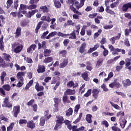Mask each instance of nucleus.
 I'll use <instances>...</instances> for the list:
<instances>
[{
	"instance_id": "nucleus-40",
	"label": "nucleus",
	"mask_w": 131,
	"mask_h": 131,
	"mask_svg": "<svg viewBox=\"0 0 131 131\" xmlns=\"http://www.w3.org/2000/svg\"><path fill=\"white\" fill-rule=\"evenodd\" d=\"M57 35L56 31L52 32L51 33H50L49 34V35L46 37L45 38H46V39H50V38H51V37H53L55 36V35Z\"/></svg>"
},
{
	"instance_id": "nucleus-43",
	"label": "nucleus",
	"mask_w": 131,
	"mask_h": 131,
	"mask_svg": "<svg viewBox=\"0 0 131 131\" xmlns=\"http://www.w3.org/2000/svg\"><path fill=\"white\" fill-rule=\"evenodd\" d=\"M41 24H42V21H39L35 29V33L36 34L38 33V30H39V29L41 27Z\"/></svg>"
},
{
	"instance_id": "nucleus-49",
	"label": "nucleus",
	"mask_w": 131,
	"mask_h": 131,
	"mask_svg": "<svg viewBox=\"0 0 131 131\" xmlns=\"http://www.w3.org/2000/svg\"><path fill=\"white\" fill-rule=\"evenodd\" d=\"M49 112H50V111L49 110H47V111H46L44 113L45 116H46V119L47 120L50 119L52 117V115H49Z\"/></svg>"
},
{
	"instance_id": "nucleus-22",
	"label": "nucleus",
	"mask_w": 131,
	"mask_h": 131,
	"mask_svg": "<svg viewBox=\"0 0 131 131\" xmlns=\"http://www.w3.org/2000/svg\"><path fill=\"white\" fill-rule=\"evenodd\" d=\"M81 77L83 78V80H85V81L90 80V78L89 77V73L88 71H85L82 73L81 75Z\"/></svg>"
},
{
	"instance_id": "nucleus-29",
	"label": "nucleus",
	"mask_w": 131,
	"mask_h": 131,
	"mask_svg": "<svg viewBox=\"0 0 131 131\" xmlns=\"http://www.w3.org/2000/svg\"><path fill=\"white\" fill-rule=\"evenodd\" d=\"M3 58L5 61H7V62H10L11 60L10 59H11L12 57H11V55L10 54H8L7 53H3Z\"/></svg>"
},
{
	"instance_id": "nucleus-60",
	"label": "nucleus",
	"mask_w": 131,
	"mask_h": 131,
	"mask_svg": "<svg viewBox=\"0 0 131 131\" xmlns=\"http://www.w3.org/2000/svg\"><path fill=\"white\" fill-rule=\"evenodd\" d=\"M14 125H15V123L12 122L10 125L9 126L7 127V131H11L12 129H13V128L14 127Z\"/></svg>"
},
{
	"instance_id": "nucleus-27",
	"label": "nucleus",
	"mask_w": 131,
	"mask_h": 131,
	"mask_svg": "<svg viewBox=\"0 0 131 131\" xmlns=\"http://www.w3.org/2000/svg\"><path fill=\"white\" fill-rule=\"evenodd\" d=\"M36 48V45L35 44L31 45L27 50V53L28 54H30L31 51H35V48Z\"/></svg>"
},
{
	"instance_id": "nucleus-42",
	"label": "nucleus",
	"mask_w": 131,
	"mask_h": 131,
	"mask_svg": "<svg viewBox=\"0 0 131 131\" xmlns=\"http://www.w3.org/2000/svg\"><path fill=\"white\" fill-rule=\"evenodd\" d=\"M32 84H33V80H31L29 82H28L26 87L25 88V90L26 91H27V90H29V88H30V86H31V85H32Z\"/></svg>"
},
{
	"instance_id": "nucleus-4",
	"label": "nucleus",
	"mask_w": 131,
	"mask_h": 131,
	"mask_svg": "<svg viewBox=\"0 0 131 131\" xmlns=\"http://www.w3.org/2000/svg\"><path fill=\"white\" fill-rule=\"evenodd\" d=\"M74 2H75V0H67L66 1V4L70 6V9L73 12V13H77L78 14H79V12H78V10H76V8L74 7Z\"/></svg>"
},
{
	"instance_id": "nucleus-8",
	"label": "nucleus",
	"mask_w": 131,
	"mask_h": 131,
	"mask_svg": "<svg viewBox=\"0 0 131 131\" xmlns=\"http://www.w3.org/2000/svg\"><path fill=\"white\" fill-rule=\"evenodd\" d=\"M12 115L14 117L17 118L19 113H20V105H15L13 107V110L11 112Z\"/></svg>"
},
{
	"instance_id": "nucleus-58",
	"label": "nucleus",
	"mask_w": 131,
	"mask_h": 131,
	"mask_svg": "<svg viewBox=\"0 0 131 131\" xmlns=\"http://www.w3.org/2000/svg\"><path fill=\"white\" fill-rule=\"evenodd\" d=\"M118 5H119V2H114L111 4V8H112V9H114V8H116Z\"/></svg>"
},
{
	"instance_id": "nucleus-36",
	"label": "nucleus",
	"mask_w": 131,
	"mask_h": 131,
	"mask_svg": "<svg viewBox=\"0 0 131 131\" xmlns=\"http://www.w3.org/2000/svg\"><path fill=\"white\" fill-rule=\"evenodd\" d=\"M74 26V23L72 21V20H68L67 22L64 23L63 26L64 27H67V26Z\"/></svg>"
},
{
	"instance_id": "nucleus-61",
	"label": "nucleus",
	"mask_w": 131,
	"mask_h": 131,
	"mask_svg": "<svg viewBox=\"0 0 131 131\" xmlns=\"http://www.w3.org/2000/svg\"><path fill=\"white\" fill-rule=\"evenodd\" d=\"M80 109V104H78L75 106L74 112L75 114L78 113V110Z\"/></svg>"
},
{
	"instance_id": "nucleus-14",
	"label": "nucleus",
	"mask_w": 131,
	"mask_h": 131,
	"mask_svg": "<svg viewBox=\"0 0 131 131\" xmlns=\"http://www.w3.org/2000/svg\"><path fill=\"white\" fill-rule=\"evenodd\" d=\"M86 48V43L83 42L81 45V46L80 47L78 52L80 53V54H83L84 52H85V49Z\"/></svg>"
},
{
	"instance_id": "nucleus-33",
	"label": "nucleus",
	"mask_w": 131,
	"mask_h": 131,
	"mask_svg": "<svg viewBox=\"0 0 131 131\" xmlns=\"http://www.w3.org/2000/svg\"><path fill=\"white\" fill-rule=\"evenodd\" d=\"M92 117H93V116L91 114H87L86 115V121L88 123H92L93 122V121L92 120Z\"/></svg>"
},
{
	"instance_id": "nucleus-59",
	"label": "nucleus",
	"mask_w": 131,
	"mask_h": 131,
	"mask_svg": "<svg viewBox=\"0 0 131 131\" xmlns=\"http://www.w3.org/2000/svg\"><path fill=\"white\" fill-rule=\"evenodd\" d=\"M0 50L1 51H4L5 50V45L4 43V41L0 40Z\"/></svg>"
},
{
	"instance_id": "nucleus-52",
	"label": "nucleus",
	"mask_w": 131,
	"mask_h": 131,
	"mask_svg": "<svg viewBox=\"0 0 131 131\" xmlns=\"http://www.w3.org/2000/svg\"><path fill=\"white\" fill-rule=\"evenodd\" d=\"M18 7H19V0H14V9L17 10Z\"/></svg>"
},
{
	"instance_id": "nucleus-26",
	"label": "nucleus",
	"mask_w": 131,
	"mask_h": 131,
	"mask_svg": "<svg viewBox=\"0 0 131 131\" xmlns=\"http://www.w3.org/2000/svg\"><path fill=\"white\" fill-rule=\"evenodd\" d=\"M103 62H104V58H100L96 62V67L99 68V67H101L102 64H103Z\"/></svg>"
},
{
	"instance_id": "nucleus-20",
	"label": "nucleus",
	"mask_w": 131,
	"mask_h": 131,
	"mask_svg": "<svg viewBox=\"0 0 131 131\" xmlns=\"http://www.w3.org/2000/svg\"><path fill=\"white\" fill-rule=\"evenodd\" d=\"M39 11L43 13H49L50 12V9L47 6H40Z\"/></svg>"
},
{
	"instance_id": "nucleus-41",
	"label": "nucleus",
	"mask_w": 131,
	"mask_h": 131,
	"mask_svg": "<svg viewBox=\"0 0 131 131\" xmlns=\"http://www.w3.org/2000/svg\"><path fill=\"white\" fill-rule=\"evenodd\" d=\"M46 123V118L45 117H41L40 119L39 125L40 126H44Z\"/></svg>"
},
{
	"instance_id": "nucleus-57",
	"label": "nucleus",
	"mask_w": 131,
	"mask_h": 131,
	"mask_svg": "<svg viewBox=\"0 0 131 131\" xmlns=\"http://www.w3.org/2000/svg\"><path fill=\"white\" fill-rule=\"evenodd\" d=\"M36 8H37V5L34 4H31V5L27 7L28 10H33Z\"/></svg>"
},
{
	"instance_id": "nucleus-39",
	"label": "nucleus",
	"mask_w": 131,
	"mask_h": 131,
	"mask_svg": "<svg viewBox=\"0 0 131 131\" xmlns=\"http://www.w3.org/2000/svg\"><path fill=\"white\" fill-rule=\"evenodd\" d=\"M52 61H53V57H48L47 58H45L43 62V63H45V64H48L49 63H51V62H52Z\"/></svg>"
},
{
	"instance_id": "nucleus-15",
	"label": "nucleus",
	"mask_w": 131,
	"mask_h": 131,
	"mask_svg": "<svg viewBox=\"0 0 131 131\" xmlns=\"http://www.w3.org/2000/svg\"><path fill=\"white\" fill-rule=\"evenodd\" d=\"M27 126L28 127V128L33 129L35 128V123H34L33 120L29 121L27 123Z\"/></svg>"
},
{
	"instance_id": "nucleus-28",
	"label": "nucleus",
	"mask_w": 131,
	"mask_h": 131,
	"mask_svg": "<svg viewBox=\"0 0 131 131\" xmlns=\"http://www.w3.org/2000/svg\"><path fill=\"white\" fill-rule=\"evenodd\" d=\"M69 35V39H76V33H75V30L73 31L71 33L67 34Z\"/></svg>"
},
{
	"instance_id": "nucleus-23",
	"label": "nucleus",
	"mask_w": 131,
	"mask_h": 131,
	"mask_svg": "<svg viewBox=\"0 0 131 131\" xmlns=\"http://www.w3.org/2000/svg\"><path fill=\"white\" fill-rule=\"evenodd\" d=\"M21 30H22V28L20 27H17L16 30V32L15 33V38L19 37L21 35Z\"/></svg>"
},
{
	"instance_id": "nucleus-34",
	"label": "nucleus",
	"mask_w": 131,
	"mask_h": 131,
	"mask_svg": "<svg viewBox=\"0 0 131 131\" xmlns=\"http://www.w3.org/2000/svg\"><path fill=\"white\" fill-rule=\"evenodd\" d=\"M66 115L68 117H69L70 116H71L72 115V114L73 113V110L72 108L70 107L67 111L66 112Z\"/></svg>"
},
{
	"instance_id": "nucleus-47",
	"label": "nucleus",
	"mask_w": 131,
	"mask_h": 131,
	"mask_svg": "<svg viewBox=\"0 0 131 131\" xmlns=\"http://www.w3.org/2000/svg\"><path fill=\"white\" fill-rule=\"evenodd\" d=\"M125 61L126 62V67H128V66L131 65V57L130 58H126Z\"/></svg>"
},
{
	"instance_id": "nucleus-21",
	"label": "nucleus",
	"mask_w": 131,
	"mask_h": 131,
	"mask_svg": "<svg viewBox=\"0 0 131 131\" xmlns=\"http://www.w3.org/2000/svg\"><path fill=\"white\" fill-rule=\"evenodd\" d=\"M119 123H120V126L123 129L125 127V125H126V123H127V121L124 119H121L119 120Z\"/></svg>"
},
{
	"instance_id": "nucleus-50",
	"label": "nucleus",
	"mask_w": 131,
	"mask_h": 131,
	"mask_svg": "<svg viewBox=\"0 0 131 131\" xmlns=\"http://www.w3.org/2000/svg\"><path fill=\"white\" fill-rule=\"evenodd\" d=\"M85 29H86V27L85 25L83 26L82 28L81 29V32H80V35L82 36H83L85 34Z\"/></svg>"
},
{
	"instance_id": "nucleus-3",
	"label": "nucleus",
	"mask_w": 131,
	"mask_h": 131,
	"mask_svg": "<svg viewBox=\"0 0 131 131\" xmlns=\"http://www.w3.org/2000/svg\"><path fill=\"white\" fill-rule=\"evenodd\" d=\"M10 92L11 91V86L9 84H4L3 85L2 88H0V94L3 97L6 96V91Z\"/></svg>"
},
{
	"instance_id": "nucleus-32",
	"label": "nucleus",
	"mask_w": 131,
	"mask_h": 131,
	"mask_svg": "<svg viewBox=\"0 0 131 131\" xmlns=\"http://www.w3.org/2000/svg\"><path fill=\"white\" fill-rule=\"evenodd\" d=\"M51 53L52 51L50 49H45L44 50L43 55L45 57H49L51 56Z\"/></svg>"
},
{
	"instance_id": "nucleus-38",
	"label": "nucleus",
	"mask_w": 131,
	"mask_h": 131,
	"mask_svg": "<svg viewBox=\"0 0 131 131\" xmlns=\"http://www.w3.org/2000/svg\"><path fill=\"white\" fill-rule=\"evenodd\" d=\"M79 13L76 12H74V14L73 15V19H76L79 20V16H81L82 15V13L81 12L78 11Z\"/></svg>"
},
{
	"instance_id": "nucleus-46",
	"label": "nucleus",
	"mask_w": 131,
	"mask_h": 131,
	"mask_svg": "<svg viewBox=\"0 0 131 131\" xmlns=\"http://www.w3.org/2000/svg\"><path fill=\"white\" fill-rule=\"evenodd\" d=\"M59 55H61L62 57H66L67 56V51L61 50L59 52Z\"/></svg>"
},
{
	"instance_id": "nucleus-44",
	"label": "nucleus",
	"mask_w": 131,
	"mask_h": 131,
	"mask_svg": "<svg viewBox=\"0 0 131 131\" xmlns=\"http://www.w3.org/2000/svg\"><path fill=\"white\" fill-rule=\"evenodd\" d=\"M13 0H7L6 2V5H7L6 8L10 9L12 5H13Z\"/></svg>"
},
{
	"instance_id": "nucleus-45",
	"label": "nucleus",
	"mask_w": 131,
	"mask_h": 131,
	"mask_svg": "<svg viewBox=\"0 0 131 131\" xmlns=\"http://www.w3.org/2000/svg\"><path fill=\"white\" fill-rule=\"evenodd\" d=\"M62 102L63 103H69V101H68V96L66 95L65 93H63V96L62 97Z\"/></svg>"
},
{
	"instance_id": "nucleus-2",
	"label": "nucleus",
	"mask_w": 131,
	"mask_h": 131,
	"mask_svg": "<svg viewBox=\"0 0 131 131\" xmlns=\"http://www.w3.org/2000/svg\"><path fill=\"white\" fill-rule=\"evenodd\" d=\"M54 104H53L54 112H58L59 111V105L61 103V99L60 97H55L53 98Z\"/></svg>"
},
{
	"instance_id": "nucleus-10",
	"label": "nucleus",
	"mask_w": 131,
	"mask_h": 131,
	"mask_svg": "<svg viewBox=\"0 0 131 131\" xmlns=\"http://www.w3.org/2000/svg\"><path fill=\"white\" fill-rule=\"evenodd\" d=\"M109 86L110 88H111V89H113V88L119 89V88L121 87V85L119 82H116V81H114L113 82L109 84Z\"/></svg>"
},
{
	"instance_id": "nucleus-25",
	"label": "nucleus",
	"mask_w": 131,
	"mask_h": 131,
	"mask_svg": "<svg viewBox=\"0 0 131 131\" xmlns=\"http://www.w3.org/2000/svg\"><path fill=\"white\" fill-rule=\"evenodd\" d=\"M68 59H64L62 63H60V68H64L67 65H68Z\"/></svg>"
},
{
	"instance_id": "nucleus-5",
	"label": "nucleus",
	"mask_w": 131,
	"mask_h": 131,
	"mask_svg": "<svg viewBox=\"0 0 131 131\" xmlns=\"http://www.w3.org/2000/svg\"><path fill=\"white\" fill-rule=\"evenodd\" d=\"M17 43L14 42L12 45V49H14V53H16V54H19L23 50V45H20V46H17Z\"/></svg>"
},
{
	"instance_id": "nucleus-19",
	"label": "nucleus",
	"mask_w": 131,
	"mask_h": 131,
	"mask_svg": "<svg viewBox=\"0 0 131 131\" xmlns=\"http://www.w3.org/2000/svg\"><path fill=\"white\" fill-rule=\"evenodd\" d=\"M122 83L124 88H127V86L131 85V81L129 80V79H127L126 80H123L122 81Z\"/></svg>"
},
{
	"instance_id": "nucleus-51",
	"label": "nucleus",
	"mask_w": 131,
	"mask_h": 131,
	"mask_svg": "<svg viewBox=\"0 0 131 131\" xmlns=\"http://www.w3.org/2000/svg\"><path fill=\"white\" fill-rule=\"evenodd\" d=\"M41 20L42 21H47V22H51V18H50V16H43L41 18Z\"/></svg>"
},
{
	"instance_id": "nucleus-55",
	"label": "nucleus",
	"mask_w": 131,
	"mask_h": 131,
	"mask_svg": "<svg viewBox=\"0 0 131 131\" xmlns=\"http://www.w3.org/2000/svg\"><path fill=\"white\" fill-rule=\"evenodd\" d=\"M129 32H131V27L129 29H126L124 31V34L125 36H128L129 35Z\"/></svg>"
},
{
	"instance_id": "nucleus-48",
	"label": "nucleus",
	"mask_w": 131,
	"mask_h": 131,
	"mask_svg": "<svg viewBox=\"0 0 131 131\" xmlns=\"http://www.w3.org/2000/svg\"><path fill=\"white\" fill-rule=\"evenodd\" d=\"M120 52H121V49L115 48V49H114V51L112 52V54L118 55V53H120Z\"/></svg>"
},
{
	"instance_id": "nucleus-35",
	"label": "nucleus",
	"mask_w": 131,
	"mask_h": 131,
	"mask_svg": "<svg viewBox=\"0 0 131 131\" xmlns=\"http://www.w3.org/2000/svg\"><path fill=\"white\" fill-rule=\"evenodd\" d=\"M124 115H125L124 112L120 111L117 113L116 116L117 117H119V116H120L119 118V120H121L123 117H124Z\"/></svg>"
},
{
	"instance_id": "nucleus-17",
	"label": "nucleus",
	"mask_w": 131,
	"mask_h": 131,
	"mask_svg": "<svg viewBox=\"0 0 131 131\" xmlns=\"http://www.w3.org/2000/svg\"><path fill=\"white\" fill-rule=\"evenodd\" d=\"M37 12H38V10L37 9H35L31 11H29L27 14L26 17H27V18H31L32 16L35 14V13Z\"/></svg>"
},
{
	"instance_id": "nucleus-6",
	"label": "nucleus",
	"mask_w": 131,
	"mask_h": 131,
	"mask_svg": "<svg viewBox=\"0 0 131 131\" xmlns=\"http://www.w3.org/2000/svg\"><path fill=\"white\" fill-rule=\"evenodd\" d=\"M9 99H10L9 96L6 97L4 98L3 104L2 105L3 107H5L6 108H12L13 107V104L9 101Z\"/></svg>"
},
{
	"instance_id": "nucleus-16",
	"label": "nucleus",
	"mask_w": 131,
	"mask_h": 131,
	"mask_svg": "<svg viewBox=\"0 0 131 131\" xmlns=\"http://www.w3.org/2000/svg\"><path fill=\"white\" fill-rule=\"evenodd\" d=\"M99 94H100V91L97 89H94L92 90V96L95 100L98 99V97L99 96Z\"/></svg>"
},
{
	"instance_id": "nucleus-54",
	"label": "nucleus",
	"mask_w": 131,
	"mask_h": 131,
	"mask_svg": "<svg viewBox=\"0 0 131 131\" xmlns=\"http://www.w3.org/2000/svg\"><path fill=\"white\" fill-rule=\"evenodd\" d=\"M2 68H8V67H10V62H4V63L1 64V67Z\"/></svg>"
},
{
	"instance_id": "nucleus-62",
	"label": "nucleus",
	"mask_w": 131,
	"mask_h": 131,
	"mask_svg": "<svg viewBox=\"0 0 131 131\" xmlns=\"http://www.w3.org/2000/svg\"><path fill=\"white\" fill-rule=\"evenodd\" d=\"M19 124H20V125L22 124H27V120L20 119L19 120Z\"/></svg>"
},
{
	"instance_id": "nucleus-63",
	"label": "nucleus",
	"mask_w": 131,
	"mask_h": 131,
	"mask_svg": "<svg viewBox=\"0 0 131 131\" xmlns=\"http://www.w3.org/2000/svg\"><path fill=\"white\" fill-rule=\"evenodd\" d=\"M101 125H104L105 127H108L109 126V123L106 120H103L101 122Z\"/></svg>"
},
{
	"instance_id": "nucleus-31",
	"label": "nucleus",
	"mask_w": 131,
	"mask_h": 131,
	"mask_svg": "<svg viewBox=\"0 0 131 131\" xmlns=\"http://www.w3.org/2000/svg\"><path fill=\"white\" fill-rule=\"evenodd\" d=\"M38 50H40V49H46L47 47V42L46 41H43L42 42V44L40 43H38Z\"/></svg>"
},
{
	"instance_id": "nucleus-18",
	"label": "nucleus",
	"mask_w": 131,
	"mask_h": 131,
	"mask_svg": "<svg viewBox=\"0 0 131 131\" xmlns=\"http://www.w3.org/2000/svg\"><path fill=\"white\" fill-rule=\"evenodd\" d=\"M121 36V33H118V36H114L110 39L112 45H114L115 43V40H117V39H119Z\"/></svg>"
},
{
	"instance_id": "nucleus-56",
	"label": "nucleus",
	"mask_w": 131,
	"mask_h": 131,
	"mask_svg": "<svg viewBox=\"0 0 131 131\" xmlns=\"http://www.w3.org/2000/svg\"><path fill=\"white\" fill-rule=\"evenodd\" d=\"M92 95V89H89L87 91L86 93L84 94V97H85L86 98H88V97H90Z\"/></svg>"
},
{
	"instance_id": "nucleus-7",
	"label": "nucleus",
	"mask_w": 131,
	"mask_h": 131,
	"mask_svg": "<svg viewBox=\"0 0 131 131\" xmlns=\"http://www.w3.org/2000/svg\"><path fill=\"white\" fill-rule=\"evenodd\" d=\"M84 2H85V0H80L79 3L77 0H75L74 6L76 7V10H79L80 8L83 7L84 6Z\"/></svg>"
},
{
	"instance_id": "nucleus-30",
	"label": "nucleus",
	"mask_w": 131,
	"mask_h": 131,
	"mask_svg": "<svg viewBox=\"0 0 131 131\" xmlns=\"http://www.w3.org/2000/svg\"><path fill=\"white\" fill-rule=\"evenodd\" d=\"M29 24V20L27 19H25L20 22V26L21 27H25V26H27Z\"/></svg>"
},
{
	"instance_id": "nucleus-37",
	"label": "nucleus",
	"mask_w": 131,
	"mask_h": 131,
	"mask_svg": "<svg viewBox=\"0 0 131 131\" xmlns=\"http://www.w3.org/2000/svg\"><path fill=\"white\" fill-rule=\"evenodd\" d=\"M54 4L56 9H59L61 7V3L58 0H53Z\"/></svg>"
},
{
	"instance_id": "nucleus-1",
	"label": "nucleus",
	"mask_w": 131,
	"mask_h": 131,
	"mask_svg": "<svg viewBox=\"0 0 131 131\" xmlns=\"http://www.w3.org/2000/svg\"><path fill=\"white\" fill-rule=\"evenodd\" d=\"M56 120H55L56 124L54 127V130H58L62 127V125L64 123V117L61 115L56 116Z\"/></svg>"
},
{
	"instance_id": "nucleus-9",
	"label": "nucleus",
	"mask_w": 131,
	"mask_h": 131,
	"mask_svg": "<svg viewBox=\"0 0 131 131\" xmlns=\"http://www.w3.org/2000/svg\"><path fill=\"white\" fill-rule=\"evenodd\" d=\"M67 88H73V89H75V88H77L78 86V83L75 82L74 83V81H69L67 84Z\"/></svg>"
},
{
	"instance_id": "nucleus-11",
	"label": "nucleus",
	"mask_w": 131,
	"mask_h": 131,
	"mask_svg": "<svg viewBox=\"0 0 131 131\" xmlns=\"http://www.w3.org/2000/svg\"><path fill=\"white\" fill-rule=\"evenodd\" d=\"M76 93V91H75V90L68 89L64 92V94L67 95V96H72L75 95Z\"/></svg>"
},
{
	"instance_id": "nucleus-64",
	"label": "nucleus",
	"mask_w": 131,
	"mask_h": 131,
	"mask_svg": "<svg viewBox=\"0 0 131 131\" xmlns=\"http://www.w3.org/2000/svg\"><path fill=\"white\" fill-rule=\"evenodd\" d=\"M112 129L113 131H121L120 128L116 126H112Z\"/></svg>"
},
{
	"instance_id": "nucleus-12",
	"label": "nucleus",
	"mask_w": 131,
	"mask_h": 131,
	"mask_svg": "<svg viewBox=\"0 0 131 131\" xmlns=\"http://www.w3.org/2000/svg\"><path fill=\"white\" fill-rule=\"evenodd\" d=\"M129 9H131V2L124 4L122 7L123 12H127Z\"/></svg>"
},
{
	"instance_id": "nucleus-13",
	"label": "nucleus",
	"mask_w": 131,
	"mask_h": 131,
	"mask_svg": "<svg viewBox=\"0 0 131 131\" xmlns=\"http://www.w3.org/2000/svg\"><path fill=\"white\" fill-rule=\"evenodd\" d=\"M46 72V67L43 65L38 64L37 69V73H43Z\"/></svg>"
},
{
	"instance_id": "nucleus-53",
	"label": "nucleus",
	"mask_w": 131,
	"mask_h": 131,
	"mask_svg": "<svg viewBox=\"0 0 131 131\" xmlns=\"http://www.w3.org/2000/svg\"><path fill=\"white\" fill-rule=\"evenodd\" d=\"M57 34L58 36H61V37H63L64 38H65V37H67V36H69V34H64L62 32H58V33H57Z\"/></svg>"
},
{
	"instance_id": "nucleus-24",
	"label": "nucleus",
	"mask_w": 131,
	"mask_h": 131,
	"mask_svg": "<svg viewBox=\"0 0 131 131\" xmlns=\"http://www.w3.org/2000/svg\"><path fill=\"white\" fill-rule=\"evenodd\" d=\"M35 89L37 90V92H41L43 91L44 88L42 85H39L38 82H37L35 86Z\"/></svg>"
}]
</instances>
